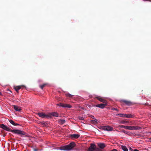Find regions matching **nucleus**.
<instances>
[{"label":"nucleus","mask_w":151,"mask_h":151,"mask_svg":"<svg viewBox=\"0 0 151 151\" xmlns=\"http://www.w3.org/2000/svg\"><path fill=\"white\" fill-rule=\"evenodd\" d=\"M0 127L5 130L8 131H10L15 134H18L20 135H24L25 134V133L22 131L18 129L11 130L10 128L3 124H1Z\"/></svg>","instance_id":"nucleus-1"},{"label":"nucleus","mask_w":151,"mask_h":151,"mask_svg":"<svg viewBox=\"0 0 151 151\" xmlns=\"http://www.w3.org/2000/svg\"><path fill=\"white\" fill-rule=\"evenodd\" d=\"M76 144L74 142H72L70 143L68 145L63 146L60 147V149L64 150H70L72 149L75 147Z\"/></svg>","instance_id":"nucleus-2"},{"label":"nucleus","mask_w":151,"mask_h":151,"mask_svg":"<svg viewBox=\"0 0 151 151\" xmlns=\"http://www.w3.org/2000/svg\"><path fill=\"white\" fill-rule=\"evenodd\" d=\"M142 128L138 126H127V129L129 130H137L140 129Z\"/></svg>","instance_id":"nucleus-3"},{"label":"nucleus","mask_w":151,"mask_h":151,"mask_svg":"<svg viewBox=\"0 0 151 151\" xmlns=\"http://www.w3.org/2000/svg\"><path fill=\"white\" fill-rule=\"evenodd\" d=\"M37 114L40 117L42 118H49L48 114H45L43 112L38 113H37Z\"/></svg>","instance_id":"nucleus-4"},{"label":"nucleus","mask_w":151,"mask_h":151,"mask_svg":"<svg viewBox=\"0 0 151 151\" xmlns=\"http://www.w3.org/2000/svg\"><path fill=\"white\" fill-rule=\"evenodd\" d=\"M57 105L62 107L71 108L72 107V106L70 104L62 103H60L59 104H57Z\"/></svg>","instance_id":"nucleus-5"},{"label":"nucleus","mask_w":151,"mask_h":151,"mask_svg":"<svg viewBox=\"0 0 151 151\" xmlns=\"http://www.w3.org/2000/svg\"><path fill=\"white\" fill-rule=\"evenodd\" d=\"M102 129L104 130L111 131L113 130V128L110 126H107L102 127Z\"/></svg>","instance_id":"nucleus-6"},{"label":"nucleus","mask_w":151,"mask_h":151,"mask_svg":"<svg viewBox=\"0 0 151 151\" xmlns=\"http://www.w3.org/2000/svg\"><path fill=\"white\" fill-rule=\"evenodd\" d=\"M25 87V86L24 85H21L14 86V88L15 89L16 91L18 93L19 92V90L20 89L22 88Z\"/></svg>","instance_id":"nucleus-7"},{"label":"nucleus","mask_w":151,"mask_h":151,"mask_svg":"<svg viewBox=\"0 0 151 151\" xmlns=\"http://www.w3.org/2000/svg\"><path fill=\"white\" fill-rule=\"evenodd\" d=\"M80 135L78 134H74L70 135V137L72 139H75L79 138Z\"/></svg>","instance_id":"nucleus-8"},{"label":"nucleus","mask_w":151,"mask_h":151,"mask_svg":"<svg viewBox=\"0 0 151 151\" xmlns=\"http://www.w3.org/2000/svg\"><path fill=\"white\" fill-rule=\"evenodd\" d=\"M48 116L49 118L51 117L52 116H55V117H58V114L57 112H52L48 113Z\"/></svg>","instance_id":"nucleus-9"},{"label":"nucleus","mask_w":151,"mask_h":151,"mask_svg":"<svg viewBox=\"0 0 151 151\" xmlns=\"http://www.w3.org/2000/svg\"><path fill=\"white\" fill-rule=\"evenodd\" d=\"M96 147V145L94 144H91V146L88 149L89 151H93Z\"/></svg>","instance_id":"nucleus-10"},{"label":"nucleus","mask_w":151,"mask_h":151,"mask_svg":"<svg viewBox=\"0 0 151 151\" xmlns=\"http://www.w3.org/2000/svg\"><path fill=\"white\" fill-rule=\"evenodd\" d=\"M96 98L101 102L104 103H107V101L101 97L98 96L96 97Z\"/></svg>","instance_id":"nucleus-11"},{"label":"nucleus","mask_w":151,"mask_h":151,"mask_svg":"<svg viewBox=\"0 0 151 151\" xmlns=\"http://www.w3.org/2000/svg\"><path fill=\"white\" fill-rule=\"evenodd\" d=\"M107 103L101 104H98L96 105V107H99L101 109L104 108L107 105Z\"/></svg>","instance_id":"nucleus-12"},{"label":"nucleus","mask_w":151,"mask_h":151,"mask_svg":"<svg viewBox=\"0 0 151 151\" xmlns=\"http://www.w3.org/2000/svg\"><path fill=\"white\" fill-rule=\"evenodd\" d=\"M122 101V102L124 103L125 104L128 106H130L133 104L132 103L129 101L123 100Z\"/></svg>","instance_id":"nucleus-13"},{"label":"nucleus","mask_w":151,"mask_h":151,"mask_svg":"<svg viewBox=\"0 0 151 151\" xmlns=\"http://www.w3.org/2000/svg\"><path fill=\"white\" fill-rule=\"evenodd\" d=\"M14 109L16 111H20L21 110V109L20 107L15 106H14Z\"/></svg>","instance_id":"nucleus-14"},{"label":"nucleus","mask_w":151,"mask_h":151,"mask_svg":"<svg viewBox=\"0 0 151 151\" xmlns=\"http://www.w3.org/2000/svg\"><path fill=\"white\" fill-rule=\"evenodd\" d=\"M128 123V121L124 120H121L119 122V123L120 124H127Z\"/></svg>","instance_id":"nucleus-15"},{"label":"nucleus","mask_w":151,"mask_h":151,"mask_svg":"<svg viewBox=\"0 0 151 151\" xmlns=\"http://www.w3.org/2000/svg\"><path fill=\"white\" fill-rule=\"evenodd\" d=\"M99 146L101 148L103 149L105 147V144L104 143H99L98 144Z\"/></svg>","instance_id":"nucleus-16"},{"label":"nucleus","mask_w":151,"mask_h":151,"mask_svg":"<svg viewBox=\"0 0 151 151\" xmlns=\"http://www.w3.org/2000/svg\"><path fill=\"white\" fill-rule=\"evenodd\" d=\"M125 118H132L134 117V116L131 114H125Z\"/></svg>","instance_id":"nucleus-17"},{"label":"nucleus","mask_w":151,"mask_h":151,"mask_svg":"<svg viewBox=\"0 0 151 151\" xmlns=\"http://www.w3.org/2000/svg\"><path fill=\"white\" fill-rule=\"evenodd\" d=\"M9 122L12 124V125H14L16 126V125H19V124H18L17 123H16V124L15 123H14V121L12 119H10V120H9Z\"/></svg>","instance_id":"nucleus-18"},{"label":"nucleus","mask_w":151,"mask_h":151,"mask_svg":"<svg viewBox=\"0 0 151 151\" xmlns=\"http://www.w3.org/2000/svg\"><path fill=\"white\" fill-rule=\"evenodd\" d=\"M47 85V83H43L42 85H40V88L42 89L44 87H45Z\"/></svg>","instance_id":"nucleus-19"},{"label":"nucleus","mask_w":151,"mask_h":151,"mask_svg":"<svg viewBox=\"0 0 151 151\" xmlns=\"http://www.w3.org/2000/svg\"><path fill=\"white\" fill-rule=\"evenodd\" d=\"M119 128H124L127 129V126H124L123 125H119L118 126Z\"/></svg>","instance_id":"nucleus-20"},{"label":"nucleus","mask_w":151,"mask_h":151,"mask_svg":"<svg viewBox=\"0 0 151 151\" xmlns=\"http://www.w3.org/2000/svg\"><path fill=\"white\" fill-rule=\"evenodd\" d=\"M116 116H120V117H124V118H125V114H117L116 115Z\"/></svg>","instance_id":"nucleus-21"},{"label":"nucleus","mask_w":151,"mask_h":151,"mask_svg":"<svg viewBox=\"0 0 151 151\" xmlns=\"http://www.w3.org/2000/svg\"><path fill=\"white\" fill-rule=\"evenodd\" d=\"M122 148L124 151H128V149H127V147L125 146H122Z\"/></svg>","instance_id":"nucleus-22"},{"label":"nucleus","mask_w":151,"mask_h":151,"mask_svg":"<svg viewBox=\"0 0 151 151\" xmlns=\"http://www.w3.org/2000/svg\"><path fill=\"white\" fill-rule=\"evenodd\" d=\"M39 124L42 125L43 126H45L46 124V123L44 121L40 122Z\"/></svg>","instance_id":"nucleus-23"},{"label":"nucleus","mask_w":151,"mask_h":151,"mask_svg":"<svg viewBox=\"0 0 151 151\" xmlns=\"http://www.w3.org/2000/svg\"><path fill=\"white\" fill-rule=\"evenodd\" d=\"M59 122L60 124H63L65 123V121L64 120H60L59 121Z\"/></svg>","instance_id":"nucleus-24"},{"label":"nucleus","mask_w":151,"mask_h":151,"mask_svg":"<svg viewBox=\"0 0 151 151\" xmlns=\"http://www.w3.org/2000/svg\"><path fill=\"white\" fill-rule=\"evenodd\" d=\"M96 121L97 120H92L91 121V122L92 124H96L97 123V122Z\"/></svg>","instance_id":"nucleus-25"},{"label":"nucleus","mask_w":151,"mask_h":151,"mask_svg":"<svg viewBox=\"0 0 151 151\" xmlns=\"http://www.w3.org/2000/svg\"><path fill=\"white\" fill-rule=\"evenodd\" d=\"M65 95L66 97H69V98H71L73 96V95H71L69 93L66 94H65Z\"/></svg>","instance_id":"nucleus-26"},{"label":"nucleus","mask_w":151,"mask_h":151,"mask_svg":"<svg viewBox=\"0 0 151 151\" xmlns=\"http://www.w3.org/2000/svg\"><path fill=\"white\" fill-rule=\"evenodd\" d=\"M111 109L112 110H116V111H119V110H118V109H117L115 108H112Z\"/></svg>","instance_id":"nucleus-27"},{"label":"nucleus","mask_w":151,"mask_h":151,"mask_svg":"<svg viewBox=\"0 0 151 151\" xmlns=\"http://www.w3.org/2000/svg\"><path fill=\"white\" fill-rule=\"evenodd\" d=\"M79 119H80L81 120H83L84 119V118L83 117H79Z\"/></svg>","instance_id":"nucleus-28"},{"label":"nucleus","mask_w":151,"mask_h":151,"mask_svg":"<svg viewBox=\"0 0 151 151\" xmlns=\"http://www.w3.org/2000/svg\"><path fill=\"white\" fill-rule=\"evenodd\" d=\"M111 151H117V150L116 149H114L112 150Z\"/></svg>","instance_id":"nucleus-29"},{"label":"nucleus","mask_w":151,"mask_h":151,"mask_svg":"<svg viewBox=\"0 0 151 151\" xmlns=\"http://www.w3.org/2000/svg\"><path fill=\"white\" fill-rule=\"evenodd\" d=\"M122 131L123 132H124V133H126V132H125V131L124 130H122Z\"/></svg>","instance_id":"nucleus-30"},{"label":"nucleus","mask_w":151,"mask_h":151,"mask_svg":"<svg viewBox=\"0 0 151 151\" xmlns=\"http://www.w3.org/2000/svg\"><path fill=\"white\" fill-rule=\"evenodd\" d=\"M133 151H139L138 150L135 149Z\"/></svg>","instance_id":"nucleus-31"},{"label":"nucleus","mask_w":151,"mask_h":151,"mask_svg":"<svg viewBox=\"0 0 151 151\" xmlns=\"http://www.w3.org/2000/svg\"><path fill=\"white\" fill-rule=\"evenodd\" d=\"M0 96H2V94H1V93L0 92Z\"/></svg>","instance_id":"nucleus-32"},{"label":"nucleus","mask_w":151,"mask_h":151,"mask_svg":"<svg viewBox=\"0 0 151 151\" xmlns=\"http://www.w3.org/2000/svg\"><path fill=\"white\" fill-rule=\"evenodd\" d=\"M128 132H127V133H126V134H128Z\"/></svg>","instance_id":"nucleus-33"},{"label":"nucleus","mask_w":151,"mask_h":151,"mask_svg":"<svg viewBox=\"0 0 151 151\" xmlns=\"http://www.w3.org/2000/svg\"><path fill=\"white\" fill-rule=\"evenodd\" d=\"M92 118L93 119V117H94V116H92Z\"/></svg>","instance_id":"nucleus-34"},{"label":"nucleus","mask_w":151,"mask_h":151,"mask_svg":"<svg viewBox=\"0 0 151 151\" xmlns=\"http://www.w3.org/2000/svg\"><path fill=\"white\" fill-rule=\"evenodd\" d=\"M92 118L93 119V117H94V116H92Z\"/></svg>","instance_id":"nucleus-35"},{"label":"nucleus","mask_w":151,"mask_h":151,"mask_svg":"<svg viewBox=\"0 0 151 151\" xmlns=\"http://www.w3.org/2000/svg\"><path fill=\"white\" fill-rule=\"evenodd\" d=\"M92 118L93 119V117H94V116H92Z\"/></svg>","instance_id":"nucleus-36"},{"label":"nucleus","mask_w":151,"mask_h":151,"mask_svg":"<svg viewBox=\"0 0 151 151\" xmlns=\"http://www.w3.org/2000/svg\"><path fill=\"white\" fill-rule=\"evenodd\" d=\"M150 133H151V132H150Z\"/></svg>","instance_id":"nucleus-37"}]
</instances>
